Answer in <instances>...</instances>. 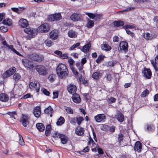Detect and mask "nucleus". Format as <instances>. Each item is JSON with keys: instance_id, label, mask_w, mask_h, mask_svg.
<instances>
[{"instance_id": "24", "label": "nucleus", "mask_w": 158, "mask_h": 158, "mask_svg": "<svg viewBox=\"0 0 158 158\" xmlns=\"http://www.w3.org/2000/svg\"><path fill=\"white\" fill-rule=\"evenodd\" d=\"M45 113L48 114H50V117H52V113L53 112V109L50 106L46 108L44 110Z\"/></svg>"}, {"instance_id": "51", "label": "nucleus", "mask_w": 158, "mask_h": 158, "mask_svg": "<svg viewBox=\"0 0 158 158\" xmlns=\"http://www.w3.org/2000/svg\"><path fill=\"white\" fill-rule=\"evenodd\" d=\"M84 119L82 117H77V124L78 125H80L81 122L84 120Z\"/></svg>"}, {"instance_id": "50", "label": "nucleus", "mask_w": 158, "mask_h": 158, "mask_svg": "<svg viewBox=\"0 0 158 158\" xmlns=\"http://www.w3.org/2000/svg\"><path fill=\"white\" fill-rule=\"evenodd\" d=\"M135 27L133 25H127L123 27V28L124 29L127 28L132 29L135 28Z\"/></svg>"}, {"instance_id": "37", "label": "nucleus", "mask_w": 158, "mask_h": 158, "mask_svg": "<svg viewBox=\"0 0 158 158\" xmlns=\"http://www.w3.org/2000/svg\"><path fill=\"white\" fill-rule=\"evenodd\" d=\"M155 127L153 125H147V130L148 131H153L154 130Z\"/></svg>"}, {"instance_id": "47", "label": "nucleus", "mask_w": 158, "mask_h": 158, "mask_svg": "<svg viewBox=\"0 0 158 158\" xmlns=\"http://www.w3.org/2000/svg\"><path fill=\"white\" fill-rule=\"evenodd\" d=\"M64 109L68 113L70 114H73V110L70 107L66 106L65 107Z\"/></svg>"}, {"instance_id": "49", "label": "nucleus", "mask_w": 158, "mask_h": 158, "mask_svg": "<svg viewBox=\"0 0 158 158\" xmlns=\"http://www.w3.org/2000/svg\"><path fill=\"white\" fill-rule=\"evenodd\" d=\"M109 127L108 126L106 125L105 124L102 125L100 127V129L102 131H106L108 129Z\"/></svg>"}, {"instance_id": "62", "label": "nucleus", "mask_w": 158, "mask_h": 158, "mask_svg": "<svg viewBox=\"0 0 158 158\" xmlns=\"http://www.w3.org/2000/svg\"><path fill=\"white\" fill-rule=\"evenodd\" d=\"M118 141L119 143H120L121 141L123 139V135L122 134H120L118 135Z\"/></svg>"}, {"instance_id": "43", "label": "nucleus", "mask_w": 158, "mask_h": 158, "mask_svg": "<svg viewBox=\"0 0 158 158\" xmlns=\"http://www.w3.org/2000/svg\"><path fill=\"white\" fill-rule=\"evenodd\" d=\"M76 65V66L78 69L80 71H81L82 70L83 65L80 62L77 63Z\"/></svg>"}, {"instance_id": "11", "label": "nucleus", "mask_w": 158, "mask_h": 158, "mask_svg": "<svg viewBox=\"0 0 158 158\" xmlns=\"http://www.w3.org/2000/svg\"><path fill=\"white\" fill-rule=\"evenodd\" d=\"M20 121L23 126L25 127H26L29 124L28 117L24 114L22 115L20 118Z\"/></svg>"}, {"instance_id": "33", "label": "nucleus", "mask_w": 158, "mask_h": 158, "mask_svg": "<svg viewBox=\"0 0 158 158\" xmlns=\"http://www.w3.org/2000/svg\"><path fill=\"white\" fill-rule=\"evenodd\" d=\"M64 118L61 116L58 119L56 122V124L57 125H61L64 123Z\"/></svg>"}, {"instance_id": "21", "label": "nucleus", "mask_w": 158, "mask_h": 158, "mask_svg": "<svg viewBox=\"0 0 158 158\" xmlns=\"http://www.w3.org/2000/svg\"><path fill=\"white\" fill-rule=\"evenodd\" d=\"M19 24L21 27L23 28L26 27L28 25L27 21L23 19H21L19 20Z\"/></svg>"}, {"instance_id": "35", "label": "nucleus", "mask_w": 158, "mask_h": 158, "mask_svg": "<svg viewBox=\"0 0 158 158\" xmlns=\"http://www.w3.org/2000/svg\"><path fill=\"white\" fill-rule=\"evenodd\" d=\"M144 38L147 40H151L154 37V35L149 33H147L144 35Z\"/></svg>"}, {"instance_id": "31", "label": "nucleus", "mask_w": 158, "mask_h": 158, "mask_svg": "<svg viewBox=\"0 0 158 158\" xmlns=\"http://www.w3.org/2000/svg\"><path fill=\"white\" fill-rule=\"evenodd\" d=\"M2 23L4 24L10 26L12 24L11 20L9 19H6L3 21Z\"/></svg>"}, {"instance_id": "63", "label": "nucleus", "mask_w": 158, "mask_h": 158, "mask_svg": "<svg viewBox=\"0 0 158 158\" xmlns=\"http://www.w3.org/2000/svg\"><path fill=\"white\" fill-rule=\"evenodd\" d=\"M125 29L127 34L130 35L131 36H133L134 35V33L131 32L128 29L126 28Z\"/></svg>"}, {"instance_id": "39", "label": "nucleus", "mask_w": 158, "mask_h": 158, "mask_svg": "<svg viewBox=\"0 0 158 158\" xmlns=\"http://www.w3.org/2000/svg\"><path fill=\"white\" fill-rule=\"evenodd\" d=\"M21 78L20 75L17 73H15L14 74L13 76V79L15 80V81H18Z\"/></svg>"}, {"instance_id": "61", "label": "nucleus", "mask_w": 158, "mask_h": 158, "mask_svg": "<svg viewBox=\"0 0 158 158\" xmlns=\"http://www.w3.org/2000/svg\"><path fill=\"white\" fill-rule=\"evenodd\" d=\"M42 92L45 95L47 96H49V94H50V92L47 90L46 89H44L42 91Z\"/></svg>"}, {"instance_id": "15", "label": "nucleus", "mask_w": 158, "mask_h": 158, "mask_svg": "<svg viewBox=\"0 0 158 158\" xmlns=\"http://www.w3.org/2000/svg\"><path fill=\"white\" fill-rule=\"evenodd\" d=\"M151 62L156 71L157 72L158 71V55L156 57L154 61L151 60Z\"/></svg>"}, {"instance_id": "9", "label": "nucleus", "mask_w": 158, "mask_h": 158, "mask_svg": "<svg viewBox=\"0 0 158 158\" xmlns=\"http://www.w3.org/2000/svg\"><path fill=\"white\" fill-rule=\"evenodd\" d=\"M16 71V68L15 67H13L6 71L2 75V77L3 78L6 77L13 75Z\"/></svg>"}, {"instance_id": "59", "label": "nucleus", "mask_w": 158, "mask_h": 158, "mask_svg": "<svg viewBox=\"0 0 158 158\" xmlns=\"http://www.w3.org/2000/svg\"><path fill=\"white\" fill-rule=\"evenodd\" d=\"M70 68L73 73L76 76H77L78 74V73L76 69H75L73 67V66L71 67V68Z\"/></svg>"}, {"instance_id": "54", "label": "nucleus", "mask_w": 158, "mask_h": 158, "mask_svg": "<svg viewBox=\"0 0 158 158\" xmlns=\"http://www.w3.org/2000/svg\"><path fill=\"white\" fill-rule=\"evenodd\" d=\"M91 47V44L90 43H88L86 45H84L82 49H89Z\"/></svg>"}, {"instance_id": "48", "label": "nucleus", "mask_w": 158, "mask_h": 158, "mask_svg": "<svg viewBox=\"0 0 158 158\" xmlns=\"http://www.w3.org/2000/svg\"><path fill=\"white\" fill-rule=\"evenodd\" d=\"M85 13L86 15H88L89 18L91 19H93L95 18V14L88 12H86Z\"/></svg>"}, {"instance_id": "25", "label": "nucleus", "mask_w": 158, "mask_h": 158, "mask_svg": "<svg viewBox=\"0 0 158 158\" xmlns=\"http://www.w3.org/2000/svg\"><path fill=\"white\" fill-rule=\"evenodd\" d=\"M36 126L38 130L41 132L44 131L45 129L44 125L41 123H38L36 125Z\"/></svg>"}, {"instance_id": "46", "label": "nucleus", "mask_w": 158, "mask_h": 158, "mask_svg": "<svg viewBox=\"0 0 158 158\" xmlns=\"http://www.w3.org/2000/svg\"><path fill=\"white\" fill-rule=\"evenodd\" d=\"M116 100V99L113 97H111L109 98L107 100V101L109 103H111L115 102Z\"/></svg>"}, {"instance_id": "7", "label": "nucleus", "mask_w": 158, "mask_h": 158, "mask_svg": "<svg viewBox=\"0 0 158 158\" xmlns=\"http://www.w3.org/2000/svg\"><path fill=\"white\" fill-rule=\"evenodd\" d=\"M62 19L61 14L60 13H56L55 14L51 15L48 16V19L50 21H59Z\"/></svg>"}, {"instance_id": "34", "label": "nucleus", "mask_w": 158, "mask_h": 158, "mask_svg": "<svg viewBox=\"0 0 158 158\" xmlns=\"http://www.w3.org/2000/svg\"><path fill=\"white\" fill-rule=\"evenodd\" d=\"M105 57V56H104L102 55H99L98 58L96 60V62L98 64H100L104 60V59Z\"/></svg>"}, {"instance_id": "8", "label": "nucleus", "mask_w": 158, "mask_h": 158, "mask_svg": "<svg viewBox=\"0 0 158 158\" xmlns=\"http://www.w3.org/2000/svg\"><path fill=\"white\" fill-rule=\"evenodd\" d=\"M24 31L25 33L30 35L32 38L36 35L38 32L37 29L36 30L31 27L25 28Z\"/></svg>"}, {"instance_id": "28", "label": "nucleus", "mask_w": 158, "mask_h": 158, "mask_svg": "<svg viewBox=\"0 0 158 158\" xmlns=\"http://www.w3.org/2000/svg\"><path fill=\"white\" fill-rule=\"evenodd\" d=\"M124 24V22L123 21L121 20L114 21L113 23V25L114 27H116L123 26Z\"/></svg>"}, {"instance_id": "19", "label": "nucleus", "mask_w": 158, "mask_h": 158, "mask_svg": "<svg viewBox=\"0 0 158 158\" xmlns=\"http://www.w3.org/2000/svg\"><path fill=\"white\" fill-rule=\"evenodd\" d=\"M33 113L36 117H39L41 114L40 107V106H37L35 108Z\"/></svg>"}, {"instance_id": "45", "label": "nucleus", "mask_w": 158, "mask_h": 158, "mask_svg": "<svg viewBox=\"0 0 158 158\" xmlns=\"http://www.w3.org/2000/svg\"><path fill=\"white\" fill-rule=\"evenodd\" d=\"M102 17V15L101 14H95V20L97 21H99Z\"/></svg>"}, {"instance_id": "18", "label": "nucleus", "mask_w": 158, "mask_h": 158, "mask_svg": "<svg viewBox=\"0 0 158 158\" xmlns=\"http://www.w3.org/2000/svg\"><path fill=\"white\" fill-rule=\"evenodd\" d=\"M142 148V144L139 141L136 142L135 144V150L139 152H141Z\"/></svg>"}, {"instance_id": "55", "label": "nucleus", "mask_w": 158, "mask_h": 158, "mask_svg": "<svg viewBox=\"0 0 158 158\" xmlns=\"http://www.w3.org/2000/svg\"><path fill=\"white\" fill-rule=\"evenodd\" d=\"M134 8V7H128L125 10L118 11V12H117V13H122L123 12L130 11V10H131L133 9Z\"/></svg>"}, {"instance_id": "30", "label": "nucleus", "mask_w": 158, "mask_h": 158, "mask_svg": "<svg viewBox=\"0 0 158 158\" xmlns=\"http://www.w3.org/2000/svg\"><path fill=\"white\" fill-rule=\"evenodd\" d=\"M102 49H111V48L106 42H104L103 43L101 46Z\"/></svg>"}, {"instance_id": "41", "label": "nucleus", "mask_w": 158, "mask_h": 158, "mask_svg": "<svg viewBox=\"0 0 158 158\" xmlns=\"http://www.w3.org/2000/svg\"><path fill=\"white\" fill-rule=\"evenodd\" d=\"M100 74V73L98 72H95L93 74L92 77L95 79H97L99 78Z\"/></svg>"}, {"instance_id": "16", "label": "nucleus", "mask_w": 158, "mask_h": 158, "mask_svg": "<svg viewBox=\"0 0 158 158\" xmlns=\"http://www.w3.org/2000/svg\"><path fill=\"white\" fill-rule=\"evenodd\" d=\"M50 38L53 40L57 39L58 36V31L56 30H53L51 31L49 33Z\"/></svg>"}, {"instance_id": "40", "label": "nucleus", "mask_w": 158, "mask_h": 158, "mask_svg": "<svg viewBox=\"0 0 158 158\" xmlns=\"http://www.w3.org/2000/svg\"><path fill=\"white\" fill-rule=\"evenodd\" d=\"M19 143L22 146H23L25 145V142L23 139V137L20 134H19Z\"/></svg>"}, {"instance_id": "44", "label": "nucleus", "mask_w": 158, "mask_h": 158, "mask_svg": "<svg viewBox=\"0 0 158 158\" xmlns=\"http://www.w3.org/2000/svg\"><path fill=\"white\" fill-rule=\"evenodd\" d=\"M45 43L46 45L48 47L51 46L53 44V42L49 40H46L45 41Z\"/></svg>"}, {"instance_id": "58", "label": "nucleus", "mask_w": 158, "mask_h": 158, "mask_svg": "<svg viewBox=\"0 0 158 158\" xmlns=\"http://www.w3.org/2000/svg\"><path fill=\"white\" fill-rule=\"evenodd\" d=\"M74 62V60L71 58H70L68 60V62L69 63V66L70 68H71V67L73 66V65Z\"/></svg>"}, {"instance_id": "3", "label": "nucleus", "mask_w": 158, "mask_h": 158, "mask_svg": "<svg viewBox=\"0 0 158 158\" xmlns=\"http://www.w3.org/2000/svg\"><path fill=\"white\" fill-rule=\"evenodd\" d=\"M35 69L40 75L45 76L48 73L47 70L44 65H37L35 67Z\"/></svg>"}, {"instance_id": "38", "label": "nucleus", "mask_w": 158, "mask_h": 158, "mask_svg": "<svg viewBox=\"0 0 158 158\" xmlns=\"http://www.w3.org/2000/svg\"><path fill=\"white\" fill-rule=\"evenodd\" d=\"M34 84V87L36 91V92H38L39 91L40 87V83L37 81H35Z\"/></svg>"}, {"instance_id": "4", "label": "nucleus", "mask_w": 158, "mask_h": 158, "mask_svg": "<svg viewBox=\"0 0 158 158\" xmlns=\"http://www.w3.org/2000/svg\"><path fill=\"white\" fill-rule=\"evenodd\" d=\"M23 65L27 69L31 70L34 67L33 63L27 59H23L22 60Z\"/></svg>"}, {"instance_id": "12", "label": "nucleus", "mask_w": 158, "mask_h": 158, "mask_svg": "<svg viewBox=\"0 0 158 158\" xmlns=\"http://www.w3.org/2000/svg\"><path fill=\"white\" fill-rule=\"evenodd\" d=\"M96 122L99 123L101 122H104L106 119V117L104 114H99L94 116Z\"/></svg>"}, {"instance_id": "20", "label": "nucleus", "mask_w": 158, "mask_h": 158, "mask_svg": "<svg viewBox=\"0 0 158 158\" xmlns=\"http://www.w3.org/2000/svg\"><path fill=\"white\" fill-rule=\"evenodd\" d=\"M72 99L73 101L76 103H79L81 101L80 95L77 94H73Z\"/></svg>"}, {"instance_id": "53", "label": "nucleus", "mask_w": 158, "mask_h": 158, "mask_svg": "<svg viewBox=\"0 0 158 158\" xmlns=\"http://www.w3.org/2000/svg\"><path fill=\"white\" fill-rule=\"evenodd\" d=\"M0 30L3 33L6 32L8 30L7 27L4 26H1L0 27Z\"/></svg>"}, {"instance_id": "6", "label": "nucleus", "mask_w": 158, "mask_h": 158, "mask_svg": "<svg viewBox=\"0 0 158 158\" xmlns=\"http://www.w3.org/2000/svg\"><path fill=\"white\" fill-rule=\"evenodd\" d=\"M50 29V27L49 24L44 23L39 27L37 29L38 32L40 33L46 32H48Z\"/></svg>"}, {"instance_id": "42", "label": "nucleus", "mask_w": 158, "mask_h": 158, "mask_svg": "<svg viewBox=\"0 0 158 158\" xmlns=\"http://www.w3.org/2000/svg\"><path fill=\"white\" fill-rule=\"evenodd\" d=\"M148 93L149 91L147 89H146L141 93V96L142 97H146L147 95H148Z\"/></svg>"}, {"instance_id": "29", "label": "nucleus", "mask_w": 158, "mask_h": 158, "mask_svg": "<svg viewBox=\"0 0 158 158\" xmlns=\"http://www.w3.org/2000/svg\"><path fill=\"white\" fill-rule=\"evenodd\" d=\"M68 36L71 38H75L77 36V33L73 30L69 31L68 32Z\"/></svg>"}, {"instance_id": "52", "label": "nucleus", "mask_w": 158, "mask_h": 158, "mask_svg": "<svg viewBox=\"0 0 158 158\" xmlns=\"http://www.w3.org/2000/svg\"><path fill=\"white\" fill-rule=\"evenodd\" d=\"M55 76L53 74H51L49 76L48 79L51 82H53L54 80Z\"/></svg>"}, {"instance_id": "5", "label": "nucleus", "mask_w": 158, "mask_h": 158, "mask_svg": "<svg viewBox=\"0 0 158 158\" xmlns=\"http://www.w3.org/2000/svg\"><path fill=\"white\" fill-rule=\"evenodd\" d=\"M53 137L54 138H58L59 137L60 139L61 143L63 144H66L68 141V138L64 135L58 133L56 132L55 135H53Z\"/></svg>"}, {"instance_id": "64", "label": "nucleus", "mask_w": 158, "mask_h": 158, "mask_svg": "<svg viewBox=\"0 0 158 158\" xmlns=\"http://www.w3.org/2000/svg\"><path fill=\"white\" fill-rule=\"evenodd\" d=\"M119 40V38L116 35L114 36L113 37V41L114 42H118Z\"/></svg>"}, {"instance_id": "23", "label": "nucleus", "mask_w": 158, "mask_h": 158, "mask_svg": "<svg viewBox=\"0 0 158 158\" xmlns=\"http://www.w3.org/2000/svg\"><path fill=\"white\" fill-rule=\"evenodd\" d=\"M120 49H128V44L127 42L123 41L121 42L119 44Z\"/></svg>"}, {"instance_id": "2", "label": "nucleus", "mask_w": 158, "mask_h": 158, "mask_svg": "<svg viewBox=\"0 0 158 158\" xmlns=\"http://www.w3.org/2000/svg\"><path fill=\"white\" fill-rule=\"evenodd\" d=\"M28 58L35 61L41 62L44 59V57L41 55H39L37 53H33L29 54L28 55Z\"/></svg>"}, {"instance_id": "57", "label": "nucleus", "mask_w": 158, "mask_h": 158, "mask_svg": "<svg viewBox=\"0 0 158 158\" xmlns=\"http://www.w3.org/2000/svg\"><path fill=\"white\" fill-rule=\"evenodd\" d=\"M60 57L62 59H67L68 57V54L67 53L62 54H62Z\"/></svg>"}, {"instance_id": "13", "label": "nucleus", "mask_w": 158, "mask_h": 158, "mask_svg": "<svg viewBox=\"0 0 158 158\" xmlns=\"http://www.w3.org/2000/svg\"><path fill=\"white\" fill-rule=\"evenodd\" d=\"M67 90L70 94H76L77 88L75 85L70 84L67 86Z\"/></svg>"}, {"instance_id": "26", "label": "nucleus", "mask_w": 158, "mask_h": 158, "mask_svg": "<svg viewBox=\"0 0 158 158\" xmlns=\"http://www.w3.org/2000/svg\"><path fill=\"white\" fill-rule=\"evenodd\" d=\"M84 129L83 128L78 126L76 129V133L79 135H81L84 134Z\"/></svg>"}, {"instance_id": "36", "label": "nucleus", "mask_w": 158, "mask_h": 158, "mask_svg": "<svg viewBox=\"0 0 158 158\" xmlns=\"http://www.w3.org/2000/svg\"><path fill=\"white\" fill-rule=\"evenodd\" d=\"M88 23L87 24V26L88 28H91L94 25V22L92 20H89L88 19Z\"/></svg>"}, {"instance_id": "10", "label": "nucleus", "mask_w": 158, "mask_h": 158, "mask_svg": "<svg viewBox=\"0 0 158 158\" xmlns=\"http://www.w3.org/2000/svg\"><path fill=\"white\" fill-rule=\"evenodd\" d=\"M70 18L71 20L76 22L81 20L82 19V16L79 13L76 12L72 15Z\"/></svg>"}, {"instance_id": "1", "label": "nucleus", "mask_w": 158, "mask_h": 158, "mask_svg": "<svg viewBox=\"0 0 158 158\" xmlns=\"http://www.w3.org/2000/svg\"><path fill=\"white\" fill-rule=\"evenodd\" d=\"M57 73L62 78L68 75V71L66 66L64 64H59L56 69Z\"/></svg>"}, {"instance_id": "22", "label": "nucleus", "mask_w": 158, "mask_h": 158, "mask_svg": "<svg viewBox=\"0 0 158 158\" xmlns=\"http://www.w3.org/2000/svg\"><path fill=\"white\" fill-rule=\"evenodd\" d=\"M105 74L104 78H106V80L108 81H110L112 78V77L110 73L109 70H106L105 71Z\"/></svg>"}, {"instance_id": "17", "label": "nucleus", "mask_w": 158, "mask_h": 158, "mask_svg": "<svg viewBox=\"0 0 158 158\" xmlns=\"http://www.w3.org/2000/svg\"><path fill=\"white\" fill-rule=\"evenodd\" d=\"M116 118L120 123L123 122L124 120V116L123 114L120 111L117 112Z\"/></svg>"}, {"instance_id": "27", "label": "nucleus", "mask_w": 158, "mask_h": 158, "mask_svg": "<svg viewBox=\"0 0 158 158\" xmlns=\"http://www.w3.org/2000/svg\"><path fill=\"white\" fill-rule=\"evenodd\" d=\"M8 97L7 95L5 94H1L0 95V100L3 102H6L8 100Z\"/></svg>"}, {"instance_id": "32", "label": "nucleus", "mask_w": 158, "mask_h": 158, "mask_svg": "<svg viewBox=\"0 0 158 158\" xmlns=\"http://www.w3.org/2000/svg\"><path fill=\"white\" fill-rule=\"evenodd\" d=\"M2 44L6 48H8L9 49H15L13 48V46L12 45H9L5 40L2 42Z\"/></svg>"}, {"instance_id": "56", "label": "nucleus", "mask_w": 158, "mask_h": 158, "mask_svg": "<svg viewBox=\"0 0 158 158\" xmlns=\"http://www.w3.org/2000/svg\"><path fill=\"white\" fill-rule=\"evenodd\" d=\"M77 122V117L71 118L70 121V123L73 125H75Z\"/></svg>"}, {"instance_id": "60", "label": "nucleus", "mask_w": 158, "mask_h": 158, "mask_svg": "<svg viewBox=\"0 0 158 158\" xmlns=\"http://www.w3.org/2000/svg\"><path fill=\"white\" fill-rule=\"evenodd\" d=\"M80 43H77L75 44H74L72 46H71L69 48V49H73L76 48L77 47H78L79 46Z\"/></svg>"}, {"instance_id": "14", "label": "nucleus", "mask_w": 158, "mask_h": 158, "mask_svg": "<svg viewBox=\"0 0 158 158\" xmlns=\"http://www.w3.org/2000/svg\"><path fill=\"white\" fill-rule=\"evenodd\" d=\"M143 76L147 79H150L152 76L151 71L150 69L144 68L143 71Z\"/></svg>"}]
</instances>
